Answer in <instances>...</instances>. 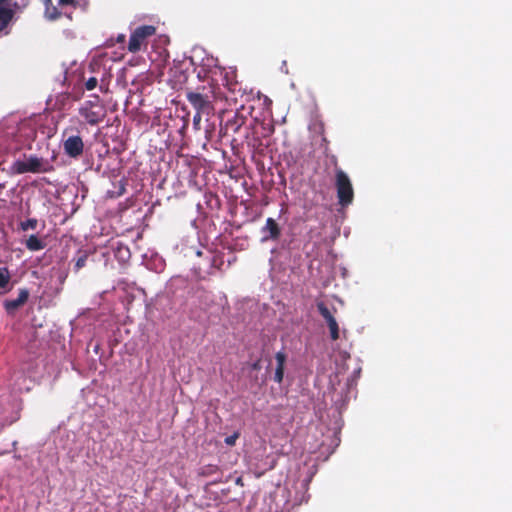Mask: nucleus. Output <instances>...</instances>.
<instances>
[{
  "instance_id": "1",
  "label": "nucleus",
  "mask_w": 512,
  "mask_h": 512,
  "mask_svg": "<svg viewBox=\"0 0 512 512\" xmlns=\"http://www.w3.org/2000/svg\"><path fill=\"white\" fill-rule=\"evenodd\" d=\"M156 33V28L152 25H145L136 28L129 39L128 50L136 53L146 45L147 39Z\"/></svg>"
},
{
  "instance_id": "8",
  "label": "nucleus",
  "mask_w": 512,
  "mask_h": 512,
  "mask_svg": "<svg viewBox=\"0 0 512 512\" xmlns=\"http://www.w3.org/2000/svg\"><path fill=\"white\" fill-rule=\"evenodd\" d=\"M275 359L277 362V367L275 370L274 380L276 382L280 383L283 380V376H284V365H285L286 356L283 352H278L275 355Z\"/></svg>"
},
{
  "instance_id": "4",
  "label": "nucleus",
  "mask_w": 512,
  "mask_h": 512,
  "mask_svg": "<svg viewBox=\"0 0 512 512\" xmlns=\"http://www.w3.org/2000/svg\"><path fill=\"white\" fill-rule=\"evenodd\" d=\"M336 185H337L339 203L342 206L349 205L351 202V199H352L349 177L341 171L337 172Z\"/></svg>"
},
{
  "instance_id": "5",
  "label": "nucleus",
  "mask_w": 512,
  "mask_h": 512,
  "mask_svg": "<svg viewBox=\"0 0 512 512\" xmlns=\"http://www.w3.org/2000/svg\"><path fill=\"white\" fill-rule=\"evenodd\" d=\"M64 150L71 157L79 156L83 151L82 139L78 136H71L64 142Z\"/></svg>"
},
{
  "instance_id": "7",
  "label": "nucleus",
  "mask_w": 512,
  "mask_h": 512,
  "mask_svg": "<svg viewBox=\"0 0 512 512\" xmlns=\"http://www.w3.org/2000/svg\"><path fill=\"white\" fill-rule=\"evenodd\" d=\"M28 299V292L25 290H22L15 300H9L6 301L5 307L8 312H13L16 309H18L20 306H22Z\"/></svg>"
},
{
  "instance_id": "6",
  "label": "nucleus",
  "mask_w": 512,
  "mask_h": 512,
  "mask_svg": "<svg viewBox=\"0 0 512 512\" xmlns=\"http://www.w3.org/2000/svg\"><path fill=\"white\" fill-rule=\"evenodd\" d=\"M187 98L198 111H203L208 106V100L200 93L189 92Z\"/></svg>"
},
{
  "instance_id": "13",
  "label": "nucleus",
  "mask_w": 512,
  "mask_h": 512,
  "mask_svg": "<svg viewBox=\"0 0 512 512\" xmlns=\"http://www.w3.org/2000/svg\"><path fill=\"white\" fill-rule=\"evenodd\" d=\"M10 19V12L0 7V31L6 26Z\"/></svg>"
},
{
  "instance_id": "16",
  "label": "nucleus",
  "mask_w": 512,
  "mask_h": 512,
  "mask_svg": "<svg viewBox=\"0 0 512 512\" xmlns=\"http://www.w3.org/2000/svg\"><path fill=\"white\" fill-rule=\"evenodd\" d=\"M96 86H97V79L95 77L89 78L85 83V87L87 90H93Z\"/></svg>"
},
{
  "instance_id": "19",
  "label": "nucleus",
  "mask_w": 512,
  "mask_h": 512,
  "mask_svg": "<svg viewBox=\"0 0 512 512\" xmlns=\"http://www.w3.org/2000/svg\"><path fill=\"white\" fill-rule=\"evenodd\" d=\"M117 41H118V42H124V41H125V35L120 34V35L117 37Z\"/></svg>"
},
{
  "instance_id": "9",
  "label": "nucleus",
  "mask_w": 512,
  "mask_h": 512,
  "mask_svg": "<svg viewBox=\"0 0 512 512\" xmlns=\"http://www.w3.org/2000/svg\"><path fill=\"white\" fill-rule=\"evenodd\" d=\"M26 247L31 251H39L44 248V243L35 235L26 240Z\"/></svg>"
},
{
  "instance_id": "10",
  "label": "nucleus",
  "mask_w": 512,
  "mask_h": 512,
  "mask_svg": "<svg viewBox=\"0 0 512 512\" xmlns=\"http://www.w3.org/2000/svg\"><path fill=\"white\" fill-rule=\"evenodd\" d=\"M10 282V273L7 268H0V288L4 290H8V285Z\"/></svg>"
},
{
  "instance_id": "18",
  "label": "nucleus",
  "mask_w": 512,
  "mask_h": 512,
  "mask_svg": "<svg viewBox=\"0 0 512 512\" xmlns=\"http://www.w3.org/2000/svg\"><path fill=\"white\" fill-rule=\"evenodd\" d=\"M60 5H75L76 0H59Z\"/></svg>"
},
{
  "instance_id": "3",
  "label": "nucleus",
  "mask_w": 512,
  "mask_h": 512,
  "mask_svg": "<svg viewBox=\"0 0 512 512\" xmlns=\"http://www.w3.org/2000/svg\"><path fill=\"white\" fill-rule=\"evenodd\" d=\"M11 170L18 174L27 172L39 173L44 171V162L37 157H28L13 163Z\"/></svg>"
},
{
  "instance_id": "12",
  "label": "nucleus",
  "mask_w": 512,
  "mask_h": 512,
  "mask_svg": "<svg viewBox=\"0 0 512 512\" xmlns=\"http://www.w3.org/2000/svg\"><path fill=\"white\" fill-rule=\"evenodd\" d=\"M45 15L50 20H55L60 16L57 8L51 5L46 6Z\"/></svg>"
},
{
  "instance_id": "11",
  "label": "nucleus",
  "mask_w": 512,
  "mask_h": 512,
  "mask_svg": "<svg viewBox=\"0 0 512 512\" xmlns=\"http://www.w3.org/2000/svg\"><path fill=\"white\" fill-rule=\"evenodd\" d=\"M264 229L269 232L270 237L272 238H276L279 234L278 226L272 218L267 219Z\"/></svg>"
},
{
  "instance_id": "15",
  "label": "nucleus",
  "mask_w": 512,
  "mask_h": 512,
  "mask_svg": "<svg viewBox=\"0 0 512 512\" xmlns=\"http://www.w3.org/2000/svg\"><path fill=\"white\" fill-rule=\"evenodd\" d=\"M238 438H239V433L235 432L234 434L225 438V443L229 446H233V445H235Z\"/></svg>"
},
{
  "instance_id": "20",
  "label": "nucleus",
  "mask_w": 512,
  "mask_h": 512,
  "mask_svg": "<svg viewBox=\"0 0 512 512\" xmlns=\"http://www.w3.org/2000/svg\"><path fill=\"white\" fill-rule=\"evenodd\" d=\"M82 265H83V260H79V261L77 262V267H81Z\"/></svg>"
},
{
  "instance_id": "14",
  "label": "nucleus",
  "mask_w": 512,
  "mask_h": 512,
  "mask_svg": "<svg viewBox=\"0 0 512 512\" xmlns=\"http://www.w3.org/2000/svg\"><path fill=\"white\" fill-rule=\"evenodd\" d=\"M82 115L86 119L87 122L91 124H95L98 122V115H96L94 112L88 113L86 110H82Z\"/></svg>"
},
{
  "instance_id": "2",
  "label": "nucleus",
  "mask_w": 512,
  "mask_h": 512,
  "mask_svg": "<svg viewBox=\"0 0 512 512\" xmlns=\"http://www.w3.org/2000/svg\"><path fill=\"white\" fill-rule=\"evenodd\" d=\"M317 308L329 327L331 338L333 340L338 339L339 329L335 318L336 309L334 308V306L330 303L321 301L317 303Z\"/></svg>"
},
{
  "instance_id": "17",
  "label": "nucleus",
  "mask_w": 512,
  "mask_h": 512,
  "mask_svg": "<svg viewBox=\"0 0 512 512\" xmlns=\"http://www.w3.org/2000/svg\"><path fill=\"white\" fill-rule=\"evenodd\" d=\"M35 227H36V220H28L27 222L22 223L23 230L34 229Z\"/></svg>"
},
{
  "instance_id": "21",
  "label": "nucleus",
  "mask_w": 512,
  "mask_h": 512,
  "mask_svg": "<svg viewBox=\"0 0 512 512\" xmlns=\"http://www.w3.org/2000/svg\"><path fill=\"white\" fill-rule=\"evenodd\" d=\"M199 119H200V115L198 114L197 116H195L194 120L198 121Z\"/></svg>"
}]
</instances>
